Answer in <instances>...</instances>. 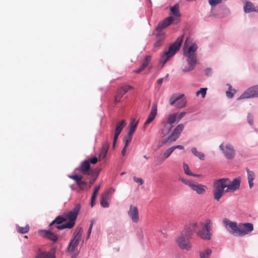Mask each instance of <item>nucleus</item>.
I'll return each instance as SVG.
<instances>
[{
  "label": "nucleus",
  "instance_id": "1",
  "mask_svg": "<svg viewBox=\"0 0 258 258\" xmlns=\"http://www.w3.org/2000/svg\"><path fill=\"white\" fill-rule=\"evenodd\" d=\"M240 179H234L231 181L229 179L222 178L214 180L213 183V197L219 201L225 192H234L239 188Z\"/></svg>",
  "mask_w": 258,
  "mask_h": 258
},
{
  "label": "nucleus",
  "instance_id": "2",
  "mask_svg": "<svg viewBox=\"0 0 258 258\" xmlns=\"http://www.w3.org/2000/svg\"><path fill=\"white\" fill-rule=\"evenodd\" d=\"M190 43V39L187 38L183 46V54L187 57V61L188 66L182 69L183 72H188L192 70L197 63V58L195 52L198 49V46L195 43Z\"/></svg>",
  "mask_w": 258,
  "mask_h": 258
},
{
  "label": "nucleus",
  "instance_id": "3",
  "mask_svg": "<svg viewBox=\"0 0 258 258\" xmlns=\"http://www.w3.org/2000/svg\"><path fill=\"white\" fill-rule=\"evenodd\" d=\"M197 226V224H189L186 226L181 234L177 237L176 241L181 249L187 251L191 249L192 246L189 240L191 238L193 230Z\"/></svg>",
  "mask_w": 258,
  "mask_h": 258
},
{
  "label": "nucleus",
  "instance_id": "4",
  "mask_svg": "<svg viewBox=\"0 0 258 258\" xmlns=\"http://www.w3.org/2000/svg\"><path fill=\"white\" fill-rule=\"evenodd\" d=\"M180 21L179 17H167L160 22L156 27V30L158 33L156 35V41L153 46L155 49H158L162 45L165 39V34L161 32L162 30L167 27L170 24H176Z\"/></svg>",
  "mask_w": 258,
  "mask_h": 258
},
{
  "label": "nucleus",
  "instance_id": "5",
  "mask_svg": "<svg viewBox=\"0 0 258 258\" xmlns=\"http://www.w3.org/2000/svg\"><path fill=\"white\" fill-rule=\"evenodd\" d=\"M190 224H197L193 232H196L197 236L204 240H210L211 238V231L213 223L211 220L207 219L205 223L203 222L190 223Z\"/></svg>",
  "mask_w": 258,
  "mask_h": 258
},
{
  "label": "nucleus",
  "instance_id": "6",
  "mask_svg": "<svg viewBox=\"0 0 258 258\" xmlns=\"http://www.w3.org/2000/svg\"><path fill=\"white\" fill-rule=\"evenodd\" d=\"M81 209V205L80 204H76L72 210L69 212L68 213L64 214L66 221L69 220V222L56 226V228L59 230H62L64 228H72L75 224V221L77 219L78 215Z\"/></svg>",
  "mask_w": 258,
  "mask_h": 258
},
{
  "label": "nucleus",
  "instance_id": "7",
  "mask_svg": "<svg viewBox=\"0 0 258 258\" xmlns=\"http://www.w3.org/2000/svg\"><path fill=\"white\" fill-rule=\"evenodd\" d=\"M182 38L183 36L178 37L177 40L169 46L168 50L165 51L164 53L161 56L160 62L162 63V66H163L168 59L173 56L179 49L182 41Z\"/></svg>",
  "mask_w": 258,
  "mask_h": 258
},
{
  "label": "nucleus",
  "instance_id": "8",
  "mask_svg": "<svg viewBox=\"0 0 258 258\" xmlns=\"http://www.w3.org/2000/svg\"><path fill=\"white\" fill-rule=\"evenodd\" d=\"M184 127V125L183 124L180 123L178 124L174 128L172 133L161 141V144H167L168 145H170L172 143L176 141L179 137V136L183 131Z\"/></svg>",
  "mask_w": 258,
  "mask_h": 258
},
{
  "label": "nucleus",
  "instance_id": "9",
  "mask_svg": "<svg viewBox=\"0 0 258 258\" xmlns=\"http://www.w3.org/2000/svg\"><path fill=\"white\" fill-rule=\"evenodd\" d=\"M83 229L82 227L77 228L74 233V238L70 241L68 247V251L73 252L78 246L81 239Z\"/></svg>",
  "mask_w": 258,
  "mask_h": 258
},
{
  "label": "nucleus",
  "instance_id": "10",
  "mask_svg": "<svg viewBox=\"0 0 258 258\" xmlns=\"http://www.w3.org/2000/svg\"><path fill=\"white\" fill-rule=\"evenodd\" d=\"M181 181L190 187L192 190L196 191L198 195L204 194L207 189V187L206 185L196 183L191 180L181 179Z\"/></svg>",
  "mask_w": 258,
  "mask_h": 258
},
{
  "label": "nucleus",
  "instance_id": "11",
  "mask_svg": "<svg viewBox=\"0 0 258 258\" xmlns=\"http://www.w3.org/2000/svg\"><path fill=\"white\" fill-rule=\"evenodd\" d=\"M170 104L173 105L176 103V107L181 108L185 107L186 104V100L184 97L183 94L179 95H172L169 100Z\"/></svg>",
  "mask_w": 258,
  "mask_h": 258
},
{
  "label": "nucleus",
  "instance_id": "12",
  "mask_svg": "<svg viewBox=\"0 0 258 258\" xmlns=\"http://www.w3.org/2000/svg\"><path fill=\"white\" fill-rule=\"evenodd\" d=\"M253 230V226L252 223H240L238 225L237 236H244L250 233Z\"/></svg>",
  "mask_w": 258,
  "mask_h": 258
},
{
  "label": "nucleus",
  "instance_id": "13",
  "mask_svg": "<svg viewBox=\"0 0 258 258\" xmlns=\"http://www.w3.org/2000/svg\"><path fill=\"white\" fill-rule=\"evenodd\" d=\"M258 97V85L249 87L247 89L238 99H242Z\"/></svg>",
  "mask_w": 258,
  "mask_h": 258
},
{
  "label": "nucleus",
  "instance_id": "14",
  "mask_svg": "<svg viewBox=\"0 0 258 258\" xmlns=\"http://www.w3.org/2000/svg\"><path fill=\"white\" fill-rule=\"evenodd\" d=\"M78 169L83 175L93 176L95 173L94 170L91 168L88 160L83 161Z\"/></svg>",
  "mask_w": 258,
  "mask_h": 258
},
{
  "label": "nucleus",
  "instance_id": "15",
  "mask_svg": "<svg viewBox=\"0 0 258 258\" xmlns=\"http://www.w3.org/2000/svg\"><path fill=\"white\" fill-rule=\"evenodd\" d=\"M219 148L222 151L227 159H232L234 157L235 155V150L231 145L227 144L224 146L223 144H221Z\"/></svg>",
  "mask_w": 258,
  "mask_h": 258
},
{
  "label": "nucleus",
  "instance_id": "16",
  "mask_svg": "<svg viewBox=\"0 0 258 258\" xmlns=\"http://www.w3.org/2000/svg\"><path fill=\"white\" fill-rule=\"evenodd\" d=\"M126 125V122L124 120H122L116 123L115 127L113 131V147L115 146L118 137L121 132L122 129Z\"/></svg>",
  "mask_w": 258,
  "mask_h": 258
},
{
  "label": "nucleus",
  "instance_id": "17",
  "mask_svg": "<svg viewBox=\"0 0 258 258\" xmlns=\"http://www.w3.org/2000/svg\"><path fill=\"white\" fill-rule=\"evenodd\" d=\"M127 214L134 223H137L139 222L140 220L139 213L138 209L136 206L131 205Z\"/></svg>",
  "mask_w": 258,
  "mask_h": 258
},
{
  "label": "nucleus",
  "instance_id": "18",
  "mask_svg": "<svg viewBox=\"0 0 258 258\" xmlns=\"http://www.w3.org/2000/svg\"><path fill=\"white\" fill-rule=\"evenodd\" d=\"M223 223L229 232L237 235L238 225H237L236 222L225 219L223 220Z\"/></svg>",
  "mask_w": 258,
  "mask_h": 258
},
{
  "label": "nucleus",
  "instance_id": "19",
  "mask_svg": "<svg viewBox=\"0 0 258 258\" xmlns=\"http://www.w3.org/2000/svg\"><path fill=\"white\" fill-rule=\"evenodd\" d=\"M38 233L41 237L50 240L54 243L56 242L58 239L57 236L49 230H40L39 231Z\"/></svg>",
  "mask_w": 258,
  "mask_h": 258
},
{
  "label": "nucleus",
  "instance_id": "20",
  "mask_svg": "<svg viewBox=\"0 0 258 258\" xmlns=\"http://www.w3.org/2000/svg\"><path fill=\"white\" fill-rule=\"evenodd\" d=\"M35 258H56L55 250L52 249L49 251H43L41 248H39L36 254Z\"/></svg>",
  "mask_w": 258,
  "mask_h": 258
},
{
  "label": "nucleus",
  "instance_id": "21",
  "mask_svg": "<svg viewBox=\"0 0 258 258\" xmlns=\"http://www.w3.org/2000/svg\"><path fill=\"white\" fill-rule=\"evenodd\" d=\"M157 113V104H154L152 108L148 117L144 123V127H146L155 118Z\"/></svg>",
  "mask_w": 258,
  "mask_h": 258
},
{
  "label": "nucleus",
  "instance_id": "22",
  "mask_svg": "<svg viewBox=\"0 0 258 258\" xmlns=\"http://www.w3.org/2000/svg\"><path fill=\"white\" fill-rule=\"evenodd\" d=\"M162 128L160 130L159 133L161 137H164L169 133L170 130L173 127V125L168 124L167 122H165V121H163L162 123Z\"/></svg>",
  "mask_w": 258,
  "mask_h": 258
},
{
  "label": "nucleus",
  "instance_id": "23",
  "mask_svg": "<svg viewBox=\"0 0 258 258\" xmlns=\"http://www.w3.org/2000/svg\"><path fill=\"white\" fill-rule=\"evenodd\" d=\"M151 60V56L150 55H147L144 58L141 67L136 71H135V73H140L143 70L145 69L150 63Z\"/></svg>",
  "mask_w": 258,
  "mask_h": 258
},
{
  "label": "nucleus",
  "instance_id": "24",
  "mask_svg": "<svg viewBox=\"0 0 258 258\" xmlns=\"http://www.w3.org/2000/svg\"><path fill=\"white\" fill-rule=\"evenodd\" d=\"M109 147V146L107 142L103 143L99 154V159L100 160L103 159L105 158Z\"/></svg>",
  "mask_w": 258,
  "mask_h": 258
},
{
  "label": "nucleus",
  "instance_id": "25",
  "mask_svg": "<svg viewBox=\"0 0 258 258\" xmlns=\"http://www.w3.org/2000/svg\"><path fill=\"white\" fill-rule=\"evenodd\" d=\"M243 10L245 13L255 11V9L253 4L247 1H245L243 2Z\"/></svg>",
  "mask_w": 258,
  "mask_h": 258
},
{
  "label": "nucleus",
  "instance_id": "26",
  "mask_svg": "<svg viewBox=\"0 0 258 258\" xmlns=\"http://www.w3.org/2000/svg\"><path fill=\"white\" fill-rule=\"evenodd\" d=\"M138 124V121H137L135 118L132 119L129 124V132L127 134L133 135L136 131Z\"/></svg>",
  "mask_w": 258,
  "mask_h": 258
},
{
  "label": "nucleus",
  "instance_id": "27",
  "mask_svg": "<svg viewBox=\"0 0 258 258\" xmlns=\"http://www.w3.org/2000/svg\"><path fill=\"white\" fill-rule=\"evenodd\" d=\"M247 173V179L249 188H251L253 185V180L255 177L254 173L249 170L248 169H246Z\"/></svg>",
  "mask_w": 258,
  "mask_h": 258
},
{
  "label": "nucleus",
  "instance_id": "28",
  "mask_svg": "<svg viewBox=\"0 0 258 258\" xmlns=\"http://www.w3.org/2000/svg\"><path fill=\"white\" fill-rule=\"evenodd\" d=\"M177 113H174L169 114L167 118L166 121H165V122H167L168 124L171 125H173L172 124L177 121Z\"/></svg>",
  "mask_w": 258,
  "mask_h": 258
},
{
  "label": "nucleus",
  "instance_id": "29",
  "mask_svg": "<svg viewBox=\"0 0 258 258\" xmlns=\"http://www.w3.org/2000/svg\"><path fill=\"white\" fill-rule=\"evenodd\" d=\"M212 254V250L210 248H206L199 251L200 258H210Z\"/></svg>",
  "mask_w": 258,
  "mask_h": 258
},
{
  "label": "nucleus",
  "instance_id": "30",
  "mask_svg": "<svg viewBox=\"0 0 258 258\" xmlns=\"http://www.w3.org/2000/svg\"><path fill=\"white\" fill-rule=\"evenodd\" d=\"M108 199V192H105L101 196V200L100 201L101 205L102 207L106 208L109 206V204L107 202Z\"/></svg>",
  "mask_w": 258,
  "mask_h": 258
},
{
  "label": "nucleus",
  "instance_id": "31",
  "mask_svg": "<svg viewBox=\"0 0 258 258\" xmlns=\"http://www.w3.org/2000/svg\"><path fill=\"white\" fill-rule=\"evenodd\" d=\"M123 95L124 94L121 92V91L117 89L114 97V104H117L118 103H119L121 99L123 97Z\"/></svg>",
  "mask_w": 258,
  "mask_h": 258
},
{
  "label": "nucleus",
  "instance_id": "32",
  "mask_svg": "<svg viewBox=\"0 0 258 258\" xmlns=\"http://www.w3.org/2000/svg\"><path fill=\"white\" fill-rule=\"evenodd\" d=\"M191 151L193 154L198 157L201 160H204L205 155L204 154L200 152L197 151V149L195 147L192 148Z\"/></svg>",
  "mask_w": 258,
  "mask_h": 258
},
{
  "label": "nucleus",
  "instance_id": "33",
  "mask_svg": "<svg viewBox=\"0 0 258 258\" xmlns=\"http://www.w3.org/2000/svg\"><path fill=\"white\" fill-rule=\"evenodd\" d=\"M64 221H66V219L64 216L61 217L60 216H58L50 224L49 226H51L55 223L60 224Z\"/></svg>",
  "mask_w": 258,
  "mask_h": 258
},
{
  "label": "nucleus",
  "instance_id": "34",
  "mask_svg": "<svg viewBox=\"0 0 258 258\" xmlns=\"http://www.w3.org/2000/svg\"><path fill=\"white\" fill-rule=\"evenodd\" d=\"M235 93L236 90L232 89V86L231 85H229L228 90L226 92L227 97L229 98H231L233 97Z\"/></svg>",
  "mask_w": 258,
  "mask_h": 258
},
{
  "label": "nucleus",
  "instance_id": "35",
  "mask_svg": "<svg viewBox=\"0 0 258 258\" xmlns=\"http://www.w3.org/2000/svg\"><path fill=\"white\" fill-rule=\"evenodd\" d=\"M133 87L131 86L126 85L122 86L120 87H119L118 89L121 91V92L123 94H125L126 92H127L130 89H133Z\"/></svg>",
  "mask_w": 258,
  "mask_h": 258
},
{
  "label": "nucleus",
  "instance_id": "36",
  "mask_svg": "<svg viewBox=\"0 0 258 258\" xmlns=\"http://www.w3.org/2000/svg\"><path fill=\"white\" fill-rule=\"evenodd\" d=\"M173 152V149L171 147L168 148L163 154L162 160H165L167 159Z\"/></svg>",
  "mask_w": 258,
  "mask_h": 258
},
{
  "label": "nucleus",
  "instance_id": "37",
  "mask_svg": "<svg viewBox=\"0 0 258 258\" xmlns=\"http://www.w3.org/2000/svg\"><path fill=\"white\" fill-rule=\"evenodd\" d=\"M18 232L24 234L27 233L29 230V226L28 225H26L25 227L18 226L17 228Z\"/></svg>",
  "mask_w": 258,
  "mask_h": 258
},
{
  "label": "nucleus",
  "instance_id": "38",
  "mask_svg": "<svg viewBox=\"0 0 258 258\" xmlns=\"http://www.w3.org/2000/svg\"><path fill=\"white\" fill-rule=\"evenodd\" d=\"M171 12L174 16H178L179 15V5H175L170 9Z\"/></svg>",
  "mask_w": 258,
  "mask_h": 258
},
{
  "label": "nucleus",
  "instance_id": "39",
  "mask_svg": "<svg viewBox=\"0 0 258 258\" xmlns=\"http://www.w3.org/2000/svg\"><path fill=\"white\" fill-rule=\"evenodd\" d=\"M132 136L129 134H127V135L124 138L123 142L124 143V147H127L128 145L130 144L132 139Z\"/></svg>",
  "mask_w": 258,
  "mask_h": 258
},
{
  "label": "nucleus",
  "instance_id": "40",
  "mask_svg": "<svg viewBox=\"0 0 258 258\" xmlns=\"http://www.w3.org/2000/svg\"><path fill=\"white\" fill-rule=\"evenodd\" d=\"M87 183L85 181H83L82 179H81L80 181L77 183V185H78L79 188L80 190H83L86 189H88V188H86L87 187Z\"/></svg>",
  "mask_w": 258,
  "mask_h": 258
},
{
  "label": "nucleus",
  "instance_id": "41",
  "mask_svg": "<svg viewBox=\"0 0 258 258\" xmlns=\"http://www.w3.org/2000/svg\"><path fill=\"white\" fill-rule=\"evenodd\" d=\"M69 177L74 180L76 182L77 184L80 181L81 179H82L83 178V176L82 175L77 174L69 175Z\"/></svg>",
  "mask_w": 258,
  "mask_h": 258
},
{
  "label": "nucleus",
  "instance_id": "42",
  "mask_svg": "<svg viewBox=\"0 0 258 258\" xmlns=\"http://www.w3.org/2000/svg\"><path fill=\"white\" fill-rule=\"evenodd\" d=\"M183 170L184 173L188 175H192V173L190 171L188 165L186 163H183Z\"/></svg>",
  "mask_w": 258,
  "mask_h": 258
},
{
  "label": "nucleus",
  "instance_id": "43",
  "mask_svg": "<svg viewBox=\"0 0 258 258\" xmlns=\"http://www.w3.org/2000/svg\"><path fill=\"white\" fill-rule=\"evenodd\" d=\"M98 175V173L97 174H96V175H95V174H94L93 176H90L91 177H92V178L89 182V186L88 189H89L91 187V186L94 184V183L95 182V181H96V180L97 178Z\"/></svg>",
  "mask_w": 258,
  "mask_h": 258
},
{
  "label": "nucleus",
  "instance_id": "44",
  "mask_svg": "<svg viewBox=\"0 0 258 258\" xmlns=\"http://www.w3.org/2000/svg\"><path fill=\"white\" fill-rule=\"evenodd\" d=\"M207 88H201L196 93V95L198 96L200 94H202V97L204 98L206 94Z\"/></svg>",
  "mask_w": 258,
  "mask_h": 258
},
{
  "label": "nucleus",
  "instance_id": "45",
  "mask_svg": "<svg viewBox=\"0 0 258 258\" xmlns=\"http://www.w3.org/2000/svg\"><path fill=\"white\" fill-rule=\"evenodd\" d=\"M221 2V0H209V3L212 7H215Z\"/></svg>",
  "mask_w": 258,
  "mask_h": 258
},
{
  "label": "nucleus",
  "instance_id": "46",
  "mask_svg": "<svg viewBox=\"0 0 258 258\" xmlns=\"http://www.w3.org/2000/svg\"><path fill=\"white\" fill-rule=\"evenodd\" d=\"M186 114V112L182 111L179 113H177V122L179 121L181 118H182Z\"/></svg>",
  "mask_w": 258,
  "mask_h": 258
},
{
  "label": "nucleus",
  "instance_id": "47",
  "mask_svg": "<svg viewBox=\"0 0 258 258\" xmlns=\"http://www.w3.org/2000/svg\"><path fill=\"white\" fill-rule=\"evenodd\" d=\"M134 180L135 182L139 183L140 185H142L144 183L143 180L141 178H137L135 176L133 177Z\"/></svg>",
  "mask_w": 258,
  "mask_h": 258
},
{
  "label": "nucleus",
  "instance_id": "48",
  "mask_svg": "<svg viewBox=\"0 0 258 258\" xmlns=\"http://www.w3.org/2000/svg\"><path fill=\"white\" fill-rule=\"evenodd\" d=\"M87 160L88 161L89 164L92 163L95 164L97 162L98 158L96 157H94L93 158H90Z\"/></svg>",
  "mask_w": 258,
  "mask_h": 258
},
{
  "label": "nucleus",
  "instance_id": "49",
  "mask_svg": "<svg viewBox=\"0 0 258 258\" xmlns=\"http://www.w3.org/2000/svg\"><path fill=\"white\" fill-rule=\"evenodd\" d=\"M172 149H173V151H174L175 149H180V150H183L184 147L181 145H176L174 146L171 147Z\"/></svg>",
  "mask_w": 258,
  "mask_h": 258
},
{
  "label": "nucleus",
  "instance_id": "50",
  "mask_svg": "<svg viewBox=\"0 0 258 258\" xmlns=\"http://www.w3.org/2000/svg\"><path fill=\"white\" fill-rule=\"evenodd\" d=\"M100 188V185H98L95 187V188L94 190V191L93 192V194H92L93 195H94V196H97V193H98Z\"/></svg>",
  "mask_w": 258,
  "mask_h": 258
},
{
  "label": "nucleus",
  "instance_id": "51",
  "mask_svg": "<svg viewBox=\"0 0 258 258\" xmlns=\"http://www.w3.org/2000/svg\"><path fill=\"white\" fill-rule=\"evenodd\" d=\"M168 74H167L166 76L164 77V78H160L158 80H157V84L158 85H161L163 81V80L164 79H167V78H168Z\"/></svg>",
  "mask_w": 258,
  "mask_h": 258
},
{
  "label": "nucleus",
  "instance_id": "52",
  "mask_svg": "<svg viewBox=\"0 0 258 258\" xmlns=\"http://www.w3.org/2000/svg\"><path fill=\"white\" fill-rule=\"evenodd\" d=\"M247 120L249 124L252 125L253 123L252 116L250 114H248L247 116Z\"/></svg>",
  "mask_w": 258,
  "mask_h": 258
},
{
  "label": "nucleus",
  "instance_id": "53",
  "mask_svg": "<svg viewBox=\"0 0 258 258\" xmlns=\"http://www.w3.org/2000/svg\"><path fill=\"white\" fill-rule=\"evenodd\" d=\"M96 196L92 195L91 201V206L92 207L95 205V201L96 200Z\"/></svg>",
  "mask_w": 258,
  "mask_h": 258
},
{
  "label": "nucleus",
  "instance_id": "54",
  "mask_svg": "<svg viewBox=\"0 0 258 258\" xmlns=\"http://www.w3.org/2000/svg\"><path fill=\"white\" fill-rule=\"evenodd\" d=\"M93 225V221H92L90 225V227H89L88 231V237H89L90 236V235L91 231H92Z\"/></svg>",
  "mask_w": 258,
  "mask_h": 258
},
{
  "label": "nucleus",
  "instance_id": "55",
  "mask_svg": "<svg viewBox=\"0 0 258 258\" xmlns=\"http://www.w3.org/2000/svg\"><path fill=\"white\" fill-rule=\"evenodd\" d=\"M211 74V69L207 68L205 70V74L206 76H210Z\"/></svg>",
  "mask_w": 258,
  "mask_h": 258
},
{
  "label": "nucleus",
  "instance_id": "56",
  "mask_svg": "<svg viewBox=\"0 0 258 258\" xmlns=\"http://www.w3.org/2000/svg\"><path fill=\"white\" fill-rule=\"evenodd\" d=\"M127 148V147L124 146L123 148L122 149L121 151V155L122 156H124L125 155Z\"/></svg>",
  "mask_w": 258,
  "mask_h": 258
},
{
  "label": "nucleus",
  "instance_id": "57",
  "mask_svg": "<svg viewBox=\"0 0 258 258\" xmlns=\"http://www.w3.org/2000/svg\"><path fill=\"white\" fill-rule=\"evenodd\" d=\"M162 159H163V156H162V157L158 156L157 157V160L160 163H162L165 160H162Z\"/></svg>",
  "mask_w": 258,
  "mask_h": 258
},
{
  "label": "nucleus",
  "instance_id": "58",
  "mask_svg": "<svg viewBox=\"0 0 258 258\" xmlns=\"http://www.w3.org/2000/svg\"><path fill=\"white\" fill-rule=\"evenodd\" d=\"M191 176L196 177H200L202 176V175L201 174H194V173H192V175H191Z\"/></svg>",
  "mask_w": 258,
  "mask_h": 258
},
{
  "label": "nucleus",
  "instance_id": "59",
  "mask_svg": "<svg viewBox=\"0 0 258 258\" xmlns=\"http://www.w3.org/2000/svg\"><path fill=\"white\" fill-rule=\"evenodd\" d=\"M144 157L145 159H148L149 158V157H147L146 155H144Z\"/></svg>",
  "mask_w": 258,
  "mask_h": 258
},
{
  "label": "nucleus",
  "instance_id": "60",
  "mask_svg": "<svg viewBox=\"0 0 258 258\" xmlns=\"http://www.w3.org/2000/svg\"><path fill=\"white\" fill-rule=\"evenodd\" d=\"M70 187H71V188L72 189H73V190H74V189H75V188H74V187L73 185L70 186Z\"/></svg>",
  "mask_w": 258,
  "mask_h": 258
}]
</instances>
